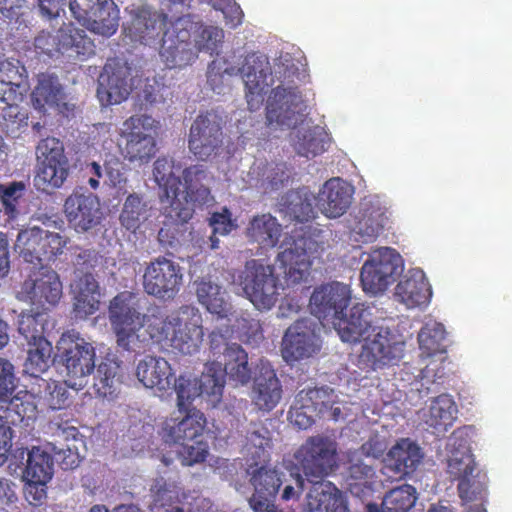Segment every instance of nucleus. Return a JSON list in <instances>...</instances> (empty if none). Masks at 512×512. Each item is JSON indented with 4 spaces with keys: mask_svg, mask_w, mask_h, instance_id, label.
<instances>
[{
    "mask_svg": "<svg viewBox=\"0 0 512 512\" xmlns=\"http://www.w3.org/2000/svg\"><path fill=\"white\" fill-rule=\"evenodd\" d=\"M133 294H117L109 305V321L119 348L141 353L149 343L183 355L199 352L204 339L203 317L193 305H182L168 315H141L132 304Z\"/></svg>",
    "mask_w": 512,
    "mask_h": 512,
    "instance_id": "1",
    "label": "nucleus"
},
{
    "mask_svg": "<svg viewBox=\"0 0 512 512\" xmlns=\"http://www.w3.org/2000/svg\"><path fill=\"white\" fill-rule=\"evenodd\" d=\"M295 466L313 484L302 512H349L342 492L323 479L338 467L336 443L321 435L309 437L294 453Z\"/></svg>",
    "mask_w": 512,
    "mask_h": 512,
    "instance_id": "2",
    "label": "nucleus"
},
{
    "mask_svg": "<svg viewBox=\"0 0 512 512\" xmlns=\"http://www.w3.org/2000/svg\"><path fill=\"white\" fill-rule=\"evenodd\" d=\"M207 421L203 412L193 409L182 418L166 419L160 431L165 443L178 444L177 454L182 465L192 466L204 462L208 455V445L198 440L203 434Z\"/></svg>",
    "mask_w": 512,
    "mask_h": 512,
    "instance_id": "3",
    "label": "nucleus"
},
{
    "mask_svg": "<svg viewBox=\"0 0 512 512\" xmlns=\"http://www.w3.org/2000/svg\"><path fill=\"white\" fill-rule=\"evenodd\" d=\"M275 75L280 84L273 88L266 103V121L269 127L294 128L300 121L299 105L302 94L293 85L294 78L299 77V69L294 65H278Z\"/></svg>",
    "mask_w": 512,
    "mask_h": 512,
    "instance_id": "4",
    "label": "nucleus"
},
{
    "mask_svg": "<svg viewBox=\"0 0 512 512\" xmlns=\"http://www.w3.org/2000/svg\"><path fill=\"white\" fill-rule=\"evenodd\" d=\"M182 165L170 157H159L154 162L153 176L159 186V198L164 214L173 224L187 223L194 214V208L180 196L181 179L176 176Z\"/></svg>",
    "mask_w": 512,
    "mask_h": 512,
    "instance_id": "5",
    "label": "nucleus"
},
{
    "mask_svg": "<svg viewBox=\"0 0 512 512\" xmlns=\"http://www.w3.org/2000/svg\"><path fill=\"white\" fill-rule=\"evenodd\" d=\"M159 122L146 114L127 118L120 130L121 154L130 163H148L157 152L156 134Z\"/></svg>",
    "mask_w": 512,
    "mask_h": 512,
    "instance_id": "6",
    "label": "nucleus"
},
{
    "mask_svg": "<svg viewBox=\"0 0 512 512\" xmlns=\"http://www.w3.org/2000/svg\"><path fill=\"white\" fill-rule=\"evenodd\" d=\"M172 388L177 394V407L185 415L194 408H189L196 397H205L212 406L218 404L223 395L224 380L219 362H209L200 377L190 378L184 375L175 377Z\"/></svg>",
    "mask_w": 512,
    "mask_h": 512,
    "instance_id": "7",
    "label": "nucleus"
},
{
    "mask_svg": "<svg viewBox=\"0 0 512 512\" xmlns=\"http://www.w3.org/2000/svg\"><path fill=\"white\" fill-rule=\"evenodd\" d=\"M237 282L257 309L269 310L276 304L279 280L272 265L265 264L261 259L248 260Z\"/></svg>",
    "mask_w": 512,
    "mask_h": 512,
    "instance_id": "8",
    "label": "nucleus"
},
{
    "mask_svg": "<svg viewBox=\"0 0 512 512\" xmlns=\"http://www.w3.org/2000/svg\"><path fill=\"white\" fill-rule=\"evenodd\" d=\"M362 341L356 366L366 373L397 365L404 355L405 343L397 340L387 328L374 329V333Z\"/></svg>",
    "mask_w": 512,
    "mask_h": 512,
    "instance_id": "9",
    "label": "nucleus"
},
{
    "mask_svg": "<svg viewBox=\"0 0 512 512\" xmlns=\"http://www.w3.org/2000/svg\"><path fill=\"white\" fill-rule=\"evenodd\" d=\"M58 349L67 383L75 390L82 389L95 369V348L79 335L66 333L62 335Z\"/></svg>",
    "mask_w": 512,
    "mask_h": 512,
    "instance_id": "10",
    "label": "nucleus"
},
{
    "mask_svg": "<svg viewBox=\"0 0 512 512\" xmlns=\"http://www.w3.org/2000/svg\"><path fill=\"white\" fill-rule=\"evenodd\" d=\"M35 47L42 53L53 56L55 53L87 60L95 54V44L86 31L73 23H64L56 35L42 31L35 38Z\"/></svg>",
    "mask_w": 512,
    "mask_h": 512,
    "instance_id": "11",
    "label": "nucleus"
},
{
    "mask_svg": "<svg viewBox=\"0 0 512 512\" xmlns=\"http://www.w3.org/2000/svg\"><path fill=\"white\" fill-rule=\"evenodd\" d=\"M401 256L395 249L383 247L371 252L360 271L363 291L378 295L387 290L402 273Z\"/></svg>",
    "mask_w": 512,
    "mask_h": 512,
    "instance_id": "12",
    "label": "nucleus"
},
{
    "mask_svg": "<svg viewBox=\"0 0 512 512\" xmlns=\"http://www.w3.org/2000/svg\"><path fill=\"white\" fill-rule=\"evenodd\" d=\"M67 244V238L56 232H50L40 227L21 230L18 233L15 248L20 256L35 268L46 265L62 254Z\"/></svg>",
    "mask_w": 512,
    "mask_h": 512,
    "instance_id": "13",
    "label": "nucleus"
},
{
    "mask_svg": "<svg viewBox=\"0 0 512 512\" xmlns=\"http://www.w3.org/2000/svg\"><path fill=\"white\" fill-rule=\"evenodd\" d=\"M39 168L34 178L35 186L43 191L60 188L69 175V160L63 143L55 137L42 139L36 147Z\"/></svg>",
    "mask_w": 512,
    "mask_h": 512,
    "instance_id": "14",
    "label": "nucleus"
},
{
    "mask_svg": "<svg viewBox=\"0 0 512 512\" xmlns=\"http://www.w3.org/2000/svg\"><path fill=\"white\" fill-rule=\"evenodd\" d=\"M222 144V117L214 110L200 113L189 129V151L198 160L207 161L218 154Z\"/></svg>",
    "mask_w": 512,
    "mask_h": 512,
    "instance_id": "15",
    "label": "nucleus"
},
{
    "mask_svg": "<svg viewBox=\"0 0 512 512\" xmlns=\"http://www.w3.org/2000/svg\"><path fill=\"white\" fill-rule=\"evenodd\" d=\"M70 11L75 19L92 32L110 37L119 26V10L113 0H70Z\"/></svg>",
    "mask_w": 512,
    "mask_h": 512,
    "instance_id": "16",
    "label": "nucleus"
},
{
    "mask_svg": "<svg viewBox=\"0 0 512 512\" xmlns=\"http://www.w3.org/2000/svg\"><path fill=\"white\" fill-rule=\"evenodd\" d=\"M183 273L180 265L165 256L152 260L143 274V289L153 297L171 300L180 291Z\"/></svg>",
    "mask_w": 512,
    "mask_h": 512,
    "instance_id": "17",
    "label": "nucleus"
},
{
    "mask_svg": "<svg viewBox=\"0 0 512 512\" xmlns=\"http://www.w3.org/2000/svg\"><path fill=\"white\" fill-rule=\"evenodd\" d=\"M62 289L58 273L48 265H42L28 275L22 284L21 294L32 305L49 309L59 303Z\"/></svg>",
    "mask_w": 512,
    "mask_h": 512,
    "instance_id": "18",
    "label": "nucleus"
},
{
    "mask_svg": "<svg viewBox=\"0 0 512 512\" xmlns=\"http://www.w3.org/2000/svg\"><path fill=\"white\" fill-rule=\"evenodd\" d=\"M350 301V287L335 281L316 287L310 297L309 307L319 320H332L334 323L347 309Z\"/></svg>",
    "mask_w": 512,
    "mask_h": 512,
    "instance_id": "19",
    "label": "nucleus"
},
{
    "mask_svg": "<svg viewBox=\"0 0 512 512\" xmlns=\"http://www.w3.org/2000/svg\"><path fill=\"white\" fill-rule=\"evenodd\" d=\"M320 346L312 323L307 319L295 321L285 331L281 343V355L288 364L309 358Z\"/></svg>",
    "mask_w": 512,
    "mask_h": 512,
    "instance_id": "20",
    "label": "nucleus"
},
{
    "mask_svg": "<svg viewBox=\"0 0 512 512\" xmlns=\"http://www.w3.org/2000/svg\"><path fill=\"white\" fill-rule=\"evenodd\" d=\"M64 214L75 231L86 232L100 223L99 198L82 188L76 189L65 200Z\"/></svg>",
    "mask_w": 512,
    "mask_h": 512,
    "instance_id": "21",
    "label": "nucleus"
},
{
    "mask_svg": "<svg viewBox=\"0 0 512 512\" xmlns=\"http://www.w3.org/2000/svg\"><path fill=\"white\" fill-rule=\"evenodd\" d=\"M245 84V97L250 111L258 110L264 102L268 77L272 74L268 58L256 53L245 57L240 68Z\"/></svg>",
    "mask_w": 512,
    "mask_h": 512,
    "instance_id": "22",
    "label": "nucleus"
},
{
    "mask_svg": "<svg viewBox=\"0 0 512 512\" xmlns=\"http://www.w3.org/2000/svg\"><path fill=\"white\" fill-rule=\"evenodd\" d=\"M130 22L125 28L129 37L144 45H150L163 33L166 16L154 11L147 4H131L126 8Z\"/></svg>",
    "mask_w": 512,
    "mask_h": 512,
    "instance_id": "23",
    "label": "nucleus"
},
{
    "mask_svg": "<svg viewBox=\"0 0 512 512\" xmlns=\"http://www.w3.org/2000/svg\"><path fill=\"white\" fill-rule=\"evenodd\" d=\"M372 313L368 306L357 303L347 316L344 312L334 322V326L343 342L358 343L381 327L373 325Z\"/></svg>",
    "mask_w": 512,
    "mask_h": 512,
    "instance_id": "24",
    "label": "nucleus"
},
{
    "mask_svg": "<svg viewBox=\"0 0 512 512\" xmlns=\"http://www.w3.org/2000/svg\"><path fill=\"white\" fill-rule=\"evenodd\" d=\"M129 72L126 67L108 61L99 77L97 95L105 105L120 104L130 94L131 86L128 83Z\"/></svg>",
    "mask_w": 512,
    "mask_h": 512,
    "instance_id": "25",
    "label": "nucleus"
},
{
    "mask_svg": "<svg viewBox=\"0 0 512 512\" xmlns=\"http://www.w3.org/2000/svg\"><path fill=\"white\" fill-rule=\"evenodd\" d=\"M138 381L146 388L167 392L175 382V372L163 357L147 355L141 359L135 369Z\"/></svg>",
    "mask_w": 512,
    "mask_h": 512,
    "instance_id": "26",
    "label": "nucleus"
},
{
    "mask_svg": "<svg viewBox=\"0 0 512 512\" xmlns=\"http://www.w3.org/2000/svg\"><path fill=\"white\" fill-rule=\"evenodd\" d=\"M282 385L269 363H262L254 379L252 403L264 412L272 411L282 398Z\"/></svg>",
    "mask_w": 512,
    "mask_h": 512,
    "instance_id": "27",
    "label": "nucleus"
},
{
    "mask_svg": "<svg viewBox=\"0 0 512 512\" xmlns=\"http://www.w3.org/2000/svg\"><path fill=\"white\" fill-rule=\"evenodd\" d=\"M353 187L340 178L327 180L317 197V206L329 218L342 216L350 207Z\"/></svg>",
    "mask_w": 512,
    "mask_h": 512,
    "instance_id": "28",
    "label": "nucleus"
},
{
    "mask_svg": "<svg viewBox=\"0 0 512 512\" xmlns=\"http://www.w3.org/2000/svg\"><path fill=\"white\" fill-rule=\"evenodd\" d=\"M28 90L26 67L14 58L0 60V101H23Z\"/></svg>",
    "mask_w": 512,
    "mask_h": 512,
    "instance_id": "29",
    "label": "nucleus"
},
{
    "mask_svg": "<svg viewBox=\"0 0 512 512\" xmlns=\"http://www.w3.org/2000/svg\"><path fill=\"white\" fill-rule=\"evenodd\" d=\"M194 285L197 301L209 313L220 319H230L233 316V305L227 291L220 284L210 278H201Z\"/></svg>",
    "mask_w": 512,
    "mask_h": 512,
    "instance_id": "30",
    "label": "nucleus"
},
{
    "mask_svg": "<svg viewBox=\"0 0 512 512\" xmlns=\"http://www.w3.org/2000/svg\"><path fill=\"white\" fill-rule=\"evenodd\" d=\"M73 312L76 318L86 319L94 314L100 305V287L95 276L86 271L71 285Z\"/></svg>",
    "mask_w": 512,
    "mask_h": 512,
    "instance_id": "31",
    "label": "nucleus"
},
{
    "mask_svg": "<svg viewBox=\"0 0 512 512\" xmlns=\"http://www.w3.org/2000/svg\"><path fill=\"white\" fill-rule=\"evenodd\" d=\"M250 482L254 487V493L249 498L251 509L261 510L264 507H272L282 484L278 471L261 466L252 473Z\"/></svg>",
    "mask_w": 512,
    "mask_h": 512,
    "instance_id": "32",
    "label": "nucleus"
},
{
    "mask_svg": "<svg viewBox=\"0 0 512 512\" xmlns=\"http://www.w3.org/2000/svg\"><path fill=\"white\" fill-rule=\"evenodd\" d=\"M279 268L283 270L287 286H294L305 281L309 275L311 262L304 247L293 241L277 256Z\"/></svg>",
    "mask_w": 512,
    "mask_h": 512,
    "instance_id": "33",
    "label": "nucleus"
},
{
    "mask_svg": "<svg viewBox=\"0 0 512 512\" xmlns=\"http://www.w3.org/2000/svg\"><path fill=\"white\" fill-rule=\"evenodd\" d=\"M450 441L451 449L447 459V473L451 480L460 483L469 476H473V473L479 469L466 440L458 438L457 432H454Z\"/></svg>",
    "mask_w": 512,
    "mask_h": 512,
    "instance_id": "34",
    "label": "nucleus"
},
{
    "mask_svg": "<svg viewBox=\"0 0 512 512\" xmlns=\"http://www.w3.org/2000/svg\"><path fill=\"white\" fill-rule=\"evenodd\" d=\"M182 178L185 187V194L180 192L179 196L182 201L186 200L192 206L191 202L205 205L213 199L207 185L209 172L206 167L201 164L186 167L182 171Z\"/></svg>",
    "mask_w": 512,
    "mask_h": 512,
    "instance_id": "35",
    "label": "nucleus"
},
{
    "mask_svg": "<svg viewBox=\"0 0 512 512\" xmlns=\"http://www.w3.org/2000/svg\"><path fill=\"white\" fill-rule=\"evenodd\" d=\"M395 295L408 308H414L426 305L431 298L432 291L424 273L415 271L398 282Z\"/></svg>",
    "mask_w": 512,
    "mask_h": 512,
    "instance_id": "36",
    "label": "nucleus"
},
{
    "mask_svg": "<svg viewBox=\"0 0 512 512\" xmlns=\"http://www.w3.org/2000/svg\"><path fill=\"white\" fill-rule=\"evenodd\" d=\"M420 447L408 438L400 439L389 450L386 457L388 466L401 475L413 473L422 460Z\"/></svg>",
    "mask_w": 512,
    "mask_h": 512,
    "instance_id": "37",
    "label": "nucleus"
},
{
    "mask_svg": "<svg viewBox=\"0 0 512 512\" xmlns=\"http://www.w3.org/2000/svg\"><path fill=\"white\" fill-rule=\"evenodd\" d=\"M247 237L261 248L269 249L278 245L282 235V225L270 213L254 216L247 227Z\"/></svg>",
    "mask_w": 512,
    "mask_h": 512,
    "instance_id": "38",
    "label": "nucleus"
},
{
    "mask_svg": "<svg viewBox=\"0 0 512 512\" xmlns=\"http://www.w3.org/2000/svg\"><path fill=\"white\" fill-rule=\"evenodd\" d=\"M223 380L227 376L236 385H247L252 378V370L248 364L247 352L236 343L227 345L223 351ZM222 366L221 363H219Z\"/></svg>",
    "mask_w": 512,
    "mask_h": 512,
    "instance_id": "39",
    "label": "nucleus"
},
{
    "mask_svg": "<svg viewBox=\"0 0 512 512\" xmlns=\"http://www.w3.org/2000/svg\"><path fill=\"white\" fill-rule=\"evenodd\" d=\"M272 448V437L269 429L262 422H252L246 430L242 452L256 464L266 462L268 450Z\"/></svg>",
    "mask_w": 512,
    "mask_h": 512,
    "instance_id": "40",
    "label": "nucleus"
},
{
    "mask_svg": "<svg viewBox=\"0 0 512 512\" xmlns=\"http://www.w3.org/2000/svg\"><path fill=\"white\" fill-rule=\"evenodd\" d=\"M121 365L114 359L106 358L97 366L93 388L97 396L113 399L121 385Z\"/></svg>",
    "mask_w": 512,
    "mask_h": 512,
    "instance_id": "41",
    "label": "nucleus"
},
{
    "mask_svg": "<svg viewBox=\"0 0 512 512\" xmlns=\"http://www.w3.org/2000/svg\"><path fill=\"white\" fill-rule=\"evenodd\" d=\"M53 475V458L39 447H33L28 452L24 476L29 483L28 492L37 485L45 486Z\"/></svg>",
    "mask_w": 512,
    "mask_h": 512,
    "instance_id": "42",
    "label": "nucleus"
},
{
    "mask_svg": "<svg viewBox=\"0 0 512 512\" xmlns=\"http://www.w3.org/2000/svg\"><path fill=\"white\" fill-rule=\"evenodd\" d=\"M378 476L376 469L363 461L351 463L346 475V483L350 493L356 497H363L374 490Z\"/></svg>",
    "mask_w": 512,
    "mask_h": 512,
    "instance_id": "43",
    "label": "nucleus"
},
{
    "mask_svg": "<svg viewBox=\"0 0 512 512\" xmlns=\"http://www.w3.org/2000/svg\"><path fill=\"white\" fill-rule=\"evenodd\" d=\"M52 352L53 347L48 339L27 343V357L23 364V371L32 377H39L49 369Z\"/></svg>",
    "mask_w": 512,
    "mask_h": 512,
    "instance_id": "44",
    "label": "nucleus"
},
{
    "mask_svg": "<svg viewBox=\"0 0 512 512\" xmlns=\"http://www.w3.org/2000/svg\"><path fill=\"white\" fill-rule=\"evenodd\" d=\"M457 407L453 398L441 394L433 399L429 408L426 423L439 431H446L456 419Z\"/></svg>",
    "mask_w": 512,
    "mask_h": 512,
    "instance_id": "45",
    "label": "nucleus"
},
{
    "mask_svg": "<svg viewBox=\"0 0 512 512\" xmlns=\"http://www.w3.org/2000/svg\"><path fill=\"white\" fill-rule=\"evenodd\" d=\"M446 330L442 323L427 322L418 333L419 348L423 355L431 357L446 352Z\"/></svg>",
    "mask_w": 512,
    "mask_h": 512,
    "instance_id": "46",
    "label": "nucleus"
},
{
    "mask_svg": "<svg viewBox=\"0 0 512 512\" xmlns=\"http://www.w3.org/2000/svg\"><path fill=\"white\" fill-rule=\"evenodd\" d=\"M160 57L167 68L181 69L191 65L197 59V54L195 46L162 39Z\"/></svg>",
    "mask_w": 512,
    "mask_h": 512,
    "instance_id": "47",
    "label": "nucleus"
},
{
    "mask_svg": "<svg viewBox=\"0 0 512 512\" xmlns=\"http://www.w3.org/2000/svg\"><path fill=\"white\" fill-rule=\"evenodd\" d=\"M327 135L319 126L298 131L294 148L298 155L308 159L322 154L327 149Z\"/></svg>",
    "mask_w": 512,
    "mask_h": 512,
    "instance_id": "48",
    "label": "nucleus"
},
{
    "mask_svg": "<svg viewBox=\"0 0 512 512\" xmlns=\"http://www.w3.org/2000/svg\"><path fill=\"white\" fill-rule=\"evenodd\" d=\"M61 94L62 87L58 82V78L42 74L39 76L38 84L32 92V101L35 107L43 109L46 105H58Z\"/></svg>",
    "mask_w": 512,
    "mask_h": 512,
    "instance_id": "49",
    "label": "nucleus"
},
{
    "mask_svg": "<svg viewBox=\"0 0 512 512\" xmlns=\"http://www.w3.org/2000/svg\"><path fill=\"white\" fill-rule=\"evenodd\" d=\"M297 395L318 417H325L337 398L329 387L303 389Z\"/></svg>",
    "mask_w": 512,
    "mask_h": 512,
    "instance_id": "50",
    "label": "nucleus"
},
{
    "mask_svg": "<svg viewBox=\"0 0 512 512\" xmlns=\"http://www.w3.org/2000/svg\"><path fill=\"white\" fill-rule=\"evenodd\" d=\"M417 500L416 489L409 484H403L391 489L383 498V512H407Z\"/></svg>",
    "mask_w": 512,
    "mask_h": 512,
    "instance_id": "51",
    "label": "nucleus"
},
{
    "mask_svg": "<svg viewBox=\"0 0 512 512\" xmlns=\"http://www.w3.org/2000/svg\"><path fill=\"white\" fill-rule=\"evenodd\" d=\"M147 202L136 193L128 195L120 214L121 224L128 230L135 231L149 214Z\"/></svg>",
    "mask_w": 512,
    "mask_h": 512,
    "instance_id": "52",
    "label": "nucleus"
},
{
    "mask_svg": "<svg viewBox=\"0 0 512 512\" xmlns=\"http://www.w3.org/2000/svg\"><path fill=\"white\" fill-rule=\"evenodd\" d=\"M487 483V474L482 470H477V472L473 473V476H469L458 483L457 491L462 503L486 500Z\"/></svg>",
    "mask_w": 512,
    "mask_h": 512,
    "instance_id": "53",
    "label": "nucleus"
},
{
    "mask_svg": "<svg viewBox=\"0 0 512 512\" xmlns=\"http://www.w3.org/2000/svg\"><path fill=\"white\" fill-rule=\"evenodd\" d=\"M232 332L240 341L248 345L256 346L264 339L260 321L248 313H241L235 317Z\"/></svg>",
    "mask_w": 512,
    "mask_h": 512,
    "instance_id": "54",
    "label": "nucleus"
},
{
    "mask_svg": "<svg viewBox=\"0 0 512 512\" xmlns=\"http://www.w3.org/2000/svg\"><path fill=\"white\" fill-rule=\"evenodd\" d=\"M199 22L193 16L184 15L175 20L170 31H166L162 37L164 40H171L179 44H190L195 46L194 37L199 30Z\"/></svg>",
    "mask_w": 512,
    "mask_h": 512,
    "instance_id": "55",
    "label": "nucleus"
},
{
    "mask_svg": "<svg viewBox=\"0 0 512 512\" xmlns=\"http://www.w3.org/2000/svg\"><path fill=\"white\" fill-rule=\"evenodd\" d=\"M44 314L42 312L24 311L19 315L18 332L27 343L47 339L44 335Z\"/></svg>",
    "mask_w": 512,
    "mask_h": 512,
    "instance_id": "56",
    "label": "nucleus"
},
{
    "mask_svg": "<svg viewBox=\"0 0 512 512\" xmlns=\"http://www.w3.org/2000/svg\"><path fill=\"white\" fill-rule=\"evenodd\" d=\"M199 30L194 37L196 54L200 51H207L211 55L217 51L219 44L222 43L224 32L216 26H204L199 22Z\"/></svg>",
    "mask_w": 512,
    "mask_h": 512,
    "instance_id": "57",
    "label": "nucleus"
},
{
    "mask_svg": "<svg viewBox=\"0 0 512 512\" xmlns=\"http://www.w3.org/2000/svg\"><path fill=\"white\" fill-rule=\"evenodd\" d=\"M25 184L23 182H11L8 185H0V199L4 212L9 219H15L18 215V201L23 196Z\"/></svg>",
    "mask_w": 512,
    "mask_h": 512,
    "instance_id": "58",
    "label": "nucleus"
},
{
    "mask_svg": "<svg viewBox=\"0 0 512 512\" xmlns=\"http://www.w3.org/2000/svg\"><path fill=\"white\" fill-rule=\"evenodd\" d=\"M315 417L318 416L296 395L288 412L289 421L299 429L305 430L312 426Z\"/></svg>",
    "mask_w": 512,
    "mask_h": 512,
    "instance_id": "59",
    "label": "nucleus"
},
{
    "mask_svg": "<svg viewBox=\"0 0 512 512\" xmlns=\"http://www.w3.org/2000/svg\"><path fill=\"white\" fill-rule=\"evenodd\" d=\"M12 407L19 411L21 418L26 420V426L30 420H35L37 417V405L35 403V396L28 391H19L11 399Z\"/></svg>",
    "mask_w": 512,
    "mask_h": 512,
    "instance_id": "60",
    "label": "nucleus"
},
{
    "mask_svg": "<svg viewBox=\"0 0 512 512\" xmlns=\"http://www.w3.org/2000/svg\"><path fill=\"white\" fill-rule=\"evenodd\" d=\"M288 199L290 202L287 208L296 221L304 223L315 217L314 208L308 199H302L296 192L289 193Z\"/></svg>",
    "mask_w": 512,
    "mask_h": 512,
    "instance_id": "61",
    "label": "nucleus"
},
{
    "mask_svg": "<svg viewBox=\"0 0 512 512\" xmlns=\"http://www.w3.org/2000/svg\"><path fill=\"white\" fill-rule=\"evenodd\" d=\"M234 69L226 67V61L223 59L213 60L207 70V83L217 94L222 93L224 87L225 74L232 75Z\"/></svg>",
    "mask_w": 512,
    "mask_h": 512,
    "instance_id": "62",
    "label": "nucleus"
},
{
    "mask_svg": "<svg viewBox=\"0 0 512 512\" xmlns=\"http://www.w3.org/2000/svg\"><path fill=\"white\" fill-rule=\"evenodd\" d=\"M67 387H70V385L67 383V378L65 379L64 382L53 381L51 383H48L47 400L50 408L56 410L62 409L68 405L69 392L67 390Z\"/></svg>",
    "mask_w": 512,
    "mask_h": 512,
    "instance_id": "63",
    "label": "nucleus"
},
{
    "mask_svg": "<svg viewBox=\"0 0 512 512\" xmlns=\"http://www.w3.org/2000/svg\"><path fill=\"white\" fill-rule=\"evenodd\" d=\"M15 387L14 366L0 358V402L8 400Z\"/></svg>",
    "mask_w": 512,
    "mask_h": 512,
    "instance_id": "64",
    "label": "nucleus"
}]
</instances>
